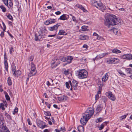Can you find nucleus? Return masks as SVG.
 Masks as SVG:
<instances>
[{"mask_svg":"<svg viewBox=\"0 0 132 132\" xmlns=\"http://www.w3.org/2000/svg\"><path fill=\"white\" fill-rule=\"evenodd\" d=\"M120 22L118 20L116 16L108 14L105 18L104 23L109 28H112L113 26L118 24L119 22L120 23Z\"/></svg>","mask_w":132,"mask_h":132,"instance_id":"nucleus-1","label":"nucleus"},{"mask_svg":"<svg viewBox=\"0 0 132 132\" xmlns=\"http://www.w3.org/2000/svg\"><path fill=\"white\" fill-rule=\"evenodd\" d=\"M94 112V111L92 108H89L84 113L83 118L80 120V122L83 125H85L88 120L90 118Z\"/></svg>","mask_w":132,"mask_h":132,"instance_id":"nucleus-2","label":"nucleus"},{"mask_svg":"<svg viewBox=\"0 0 132 132\" xmlns=\"http://www.w3.org/2000/svg\"><path fill=\"white\" fill-rule=\"evenodd\" d=\"M94 112V111L92 108H89L84 113L83 118L80 120V122L83 125H85L88 120L90 118Z\"/></svg>","mask_w":132,"mask_h":132,"instance_id":"nucleus-3","label":"nucleus"},{"mask_svg":"<svg viewBox=\"0 0 132 132\" xmlns=\"http://www.w3.org/2000/svg\"><path fill=\"white\" fill-rule=\"evenodd\" d=\"M92 2L93 6L96 7L102 11L106 9V7L103 4L100 0H92Z\"/></svg>","mask_w":132,"mask_h":132,"instance_id":"nucleus-4","label":"nucleus"},{"mask_svg":"<svg viewBox=\"0 0 132 132\" xmlns=\"http://www.w3.org/2000/svg\"><path fill=\"white\" fill-rule=\"evenodd\" d=\"M0 132H10L4 123L3 116H0Z\"/></svg>","mask_w":132,"mask_h":132,"instance_id":"nucleus-5","label":"nucleus"},{"mask_svg":"<svg viewBox=\"0 0 132 132\" xmlns=\"http://www.w3.org/2000/svg\"><path fill=\"white\" fill-rule=\"evenodd\" d=\"M78 74L77 76L78 78L80 79L86 78L88 75L87 71L85 69H82L77 71Z\"/></svg>","mask_w":132,"mask_h":132,"instance_id":"nucleus-6","label":"nucleus"},{"mask_svg":"<svg viewBox=\"0 0 132 132\" xmlns=\"http://www.w3.org/2000/svg\"><path fill=\"white\" fill-rule=\"evenodd\" d=\"M31 71L28 74L29 77H31L35 75L37 73L35 65L32 63H31Z\"/></svg>","mask_w":132,"mask_h":132,"instance_id":"nucleus-7","label":"nucleus"},{"mask_svg":"<svg viewBox=\"0 0 132 132\" xmlns=\"http://www.w3.org/2000/svg\"><path fill=\"white\" fill-rule=\"evenodd\" d=\"M4 4L7 6L10 9H12L13 7V3L11 0H2Z\"/></svg>","mask_w":132,"mask_h":132,"instance_id":"nucleus-8","label":"nucleus"},{"mask_svg":"<svg viewBox=\"0 0 132 132\" xmlns=\"http://www.w3.org/2000/svg\"><path fill=\"white\" fill-rule=\"evenodd\" d=\"M69 82L71 87L74 88L75 90L76 89L78 84V83L77 81L75 80H73L72 81V82L69 81Z\"/></svg>","mask_w":132,"mask_h":132,"instance_id":"nucleus-9","label":"nucleus"},{"mask_svg":"<svg viewBox=\"0 0 132 132\" xmlns=\"http://www.w3.org/2000/svg\"><path fill=\"white\" fill-rule=\"evenodd\" d=\"M37 123L38 126L42 129L46 127L45 123L40 120L37 121Z\"/></svg>","mask_w":132,"mask_h":132,"instance_id":"nucleus-10","label":"nucleus"},{"mask_svg":"<svg viewBox=\"0 0 132 132\" xmlns=\"http://www.w3.org/2000/svg\"><path fill=\"white\" fill-rule=\"evenodd\" d=\"M106 95L110 99L113 101H114L115 100L116 97L114 95L112 94V92H109L106 93Z\"/></svg>","mask_w":132,"mask_h":132,"instance_id":"nucleus-11","label":"nucleus"},{"mask_svg":"<svg viewBox=\"0 0 132 132\" xmlns=\"http://www.w3.org/2000/svg\"><path fill=\"white\" fill-rule=\"evenodd\" d=\"M60 25V23H57L55 25L53 26L50 27H48V30L50 31H53L55 30H56L58 29V27Z\"/></svg>","mask_w":132,"mask_h":132,"instance_id":"nucleus-12","label":"nucleus"},{"mask_svg":"<svg viewBox=\"0 0 132 132\" xmlns=\"http://www.w3.org/2000/svg\"><path fill=\"white\" fill-rule=\"evenodd\" d=\"M121 58L123 59H126L128 60L132 59V55L129 54H124L121 56Z\"/></svg>","mask_w":132,"mask_h":132,"instance_id":"nucleus-13","label":"nucleus"},{"mask_svg":"<svg viewBox=\"0 0 132 132\" xmlns=\"http://www.w3.org/2000/svg\"><path fill=\"white\" fill-rule=\"evenodd\" d=\"M119 62V60L117 58H111L109 61V63H117Z\"/></svg>","mask_w":132,"mask_h":132,"instance_id":"nucleus-14","label":"nucleus"},{"mask_svg":"<svg viewBox=\"0 0 132 132\" xmlns=\"http://www.w3.org/2000/svg\"><path fill=\"white\" fill-rule=\"evenodd\" d=\"M60 63L59 60L56 58H54L51 62V64L53 65L55 64L54 67H56Z\"/></svg>","mask_w":132,"mask_h":132,"instance_id":"nucleus-15","label":"nucleus"},{"mask_svg":"<svg viewBox=\"0 0 132 132\" xmlns=\"http://www.w3.org/2000/svg\"><path fill=\"white\" fill-rule=\"evenodd\" d=\"M43 38L41 34H39L38 36L36 34L35 35V39L36 41L41 40Z\"/></svg>","mask_w":132,"mask_h":132,"instance_id":"nucleus-16","label":"nucleus"},{"mask_svg":"<svg viewBox=\"0 0 132 132\" xmlns=\"http://www.w3.org/2000/svg\"><path fill=\"white\" fill-rule=\"evenodd\" d=\"M13 72V75L15 77H17L19 76L21 74V71L19 70H16Z\"/></svg>","mask_w":132,"mask_h":132,"instance_id":"nucleus-17","label":"nucleus"},{"mask_svg":"<svg viewBox=\"0 0 132 132\" xmlns=\"http://www.w3.org/2000/svg\"><path fill=\"white\" fill-rule=\"evenodd\" d=\"M108 54V53H103L102 54V55H101V57H100V55H97L95 59H93V60L94 61H95V60H98L100 59L102 57H103L105 56L106 55H107Z\"/></svg>","mask_w":132,"mask_h":132,"instance_id":"nucleus-18","label":"nucleus"},{"mask_svg":"<svg viewBox=\"0 0 132 132\" xmlns=\"http://www.w3.org/2000/svg\"><path fill=\"white\" fill-rule=\"evenodd\" d=\"M68 17V16L67 15L63 14L60 16L59 19L60 20H64L67 19Z\"/></svg>","mask_w":132,"mask_h":132,"instance_id":"nucleus-19","label":"nucleus"},{"mask_svg":"<svg viewBox=\"0 0 132 132\" xmlns=\"http://www.w3.org/2000/svg\"><path fill=\"white\" fill-rule=\"evenodd\" d=\"M73 57L71 56H69L67 57L66 64H69L71 62V61L73 59Z\"/></svg>","mask_w":132,"mask_h":132,"instance_id":"nucleus-20","label":"nucleus"},{"mask_svg":"<svg viewBox=\"0 0 132 132\" xmlns=\"http://www.w3.org/2000/svg\"><path fill=\"white\" fill-rule=\"evenodd\" d=\"M68 99L67 96L63 95L61 97H58V100L60 101H62L63 100H66Z\"/></svg>","mask_w":132,"mask_h":132,"instance_id":"nucleus-21","label":"nucleus"},{"mask_svg":"<svg viewBox=\"0 0 132 132\" xmlns=\"http://www.w3.org/2000/svg\"><path fill=\"white\" fill-rule=\"evenodd\" d=\"M111 30H112L114 34L119 35L120 33V31L117 28L112 29Z\"/></svg>","mask_w":132,"mask_h":132,"instance_id":"nucleus-22","label":"nucleus"},{"mask_svg":"<svg viewBox=\"0 0 132 132\" xmlns=\"http://www.w3.org/2000/svg\"><path fill=\"white\" fill-rule=\"evenodd\" d=\"M42 29H40L39 30V32H40L42 34H43L44 32L46 34L47 31L45 28L44 27H42Z\"/></svg>","mask_w":132,"mask_h":132,"instance_id":"nucleus-23","label":"nucleus"},{"mask_svg":"<svg viewBox=\"0 0 132 132\" xmlns=\"http://www.w3.org/2000/svg\"><path fill=\"white\" fill-rule=\"evenodd\" d=\"M89 38L88 36L87 35H82L80 36V39L81 40H85L88 39Z\"/></svg>","mask_w":132,"mask_h":132,"instance_id":"nucleus-24","label":"nucleus"},{"mask_svg":"<svg viewBox=\"0 0 132 132\" xmlns=\"http://www.w3.org/2000/svg\"><path fill=\"white\" fill-rule=\"evenodd\" d=\"M103 109L102 106L101 105H98L96 109V111H97V113L100 112Z\"/></svg>","mask_w":132,"mask_h":132,"instance_id":"nucleus-25","label":"nucleus"},{"mask_svg":"<svg viewBox=\"0 0 132 132\" xmlns=\"http://www.w3.org/2000/svg\"><path fill=\"white\" fill-rule=\"evenodd\" d=\"M108 73H106L104 77H103L102 78V81H105L108 79Z\"/></svg>","mask_w":132,"mask_h":132,"instance_id":"nucleus-26","label":"nucleus"},{"mask_svg":"<svg viewBox=\"0 0 132 132\" xmlns=\"http://www.w3.org/2000/svg\"><path fill=\"white\" fill-rule=\"evenodd\" d=\"M101 83V82H98V83L99 85H100L99 86L98 90V91L97 93V94H98L101 93V91L102 90V85Z\"/></svg>","mask_w":132,"mask_h":132,"instance_id":"nucleus-27","label":"nucleus"},{"mask_svg":"<svg viewBox=\"0 0 132 132\" xmlns=\"http://www.w3.org/2000/svg\"><path fill=\"white\" fill-rule=\"evenodd\" d=\"M76 6L78 8H79L81 10H82L84 12H85L86 11V9L81 5L78 4L76 5Z\"/></svg>","mask_w":132,"mask_h":132,"instance_id":"nucleus-28","label":"nucleus"},{"mask_svg":"<svg viewBox=\"0 0 132 132\" xmlns=\"http://www.w3.org/2000/svg\"><path fill=\"white\" fill-rule=\"evenodd\" d=\"M112 53L116 54L120 53H121V51L118 49H114L112 50Z\"/></svg>","mask_w":132,"mask_h":132,"instance_id":"nucleus-29","label":"nucleus"},{"mask_svg":"<svg viewBox=\"0 0 132 132\" xmlns=\"http://www.w3.org/2000/svg\"><path fill=\"white\" fill-rule=\"evenodd\" d=\"M4 64L5 68L6 70L7 71H8V63L7 62V61L5 60L4 61Z\"/></svg>","mask_w":132,"mask_h":132,"instance_id":"nucleus-30","label":"nucleus"},{"mask_svg":"<svg viewBox=\"0 0 132 132\" xmlns=\"http://www.w3.org/2000/svg\"><path fill=\"white\" fill-rule=\"evenodd\" d=\"M67 33H65V31L63 30H60L59 33V34L60 35H65L67 34Z\"/></svg>","mask_w":132,"mask_h":132,"instance_id":"nucleus-31","label":"nucleus"},{"mask_svg":"<svg viewBox=\"0 0 132 132\" xmlns=\"http://www.w3.org/2000/svg\"><path fill=\"white\" fill-rule=\"evenodd\" d=\"M78 130L79 132H81L84 130V128L82 126H80L78 128Z\"/></svg>","mask_w":132,"mask_h":132,"instance_id":"nucleus-32","label":"nucleus"},{"mask_svg":"<svg viewBox=\"0 0 132 132\" xmlns=\"http://www.w3.org/2000/svg\"><path fill=\"white\" fill-rule=\"evenodd\" d=\"M7 82L9 86H10L12 85V82L11 80L10 77H8L7 78Z\"/></svg>","mask_w":132,"mask_h":132,"instance_id":"nucleus-33","label":"nucleus"},{"mask_svg":"<svg viewBox=\"0 0 132 132\" xmlns=\"http://www.w3.org/2000/svg\"><path fill=\"white\" fill-rule=\"evenodd\" d=\"M96 38L97 40L102 41H104V39L103 38L99 35L97 36Z\"/></svg>","mask_w":132,"mask_h":132,"instance_id":"nucleus-34","label":"nucleus"},{"mask_svg":"<svg viewBox=\"0 0 132 132\" xmlns=\"http://www.w3.org/2000/svg\"><path fill=\"white\" fill-rule=\"evenodd\" d=\"M4 93L5 94V96L6 100L7 101L10 100V98L7 93L6 92L5 93Z\"/></svg>","mask_w":132,"mask_h":132,"instance_id":"nucleus-35","label":"nucleus"},{"mask_svg":"<svg viewBox=\"0 0 132 132\" xmlns=\"http://www.w3.org/2000/svg\"><path fill=\"white\" fill-rule=\"evenodd\" d=\"M107 98L105 96H102V101L104 103H105L107 101Z\"/></svg>","mask_w":132,"mask_h":132,"instance_id":"nucleus-36","label":"nucleus"},{"mask_svg":"<svg viewBox=\"0 0 132 132\" xmlns=\"http://www.w3.org/2000/svg\"><path fill=\"white\" fill-rule=\"evenodd\" d=\"M0 8L2 9V11L4 12H5L6 11V9L5 7L3 5H1Z\"/></svg>","mask_w":132,"mask_h":132,"instance_id":"nucleus-37","label":"nucleus"},{"mask_svg":"<svg viewBox=\"0 0 132 132\" xmlns=\"http://www.w3.org/2000/svg\"><path fill=\"white\" fill-rule=\"evenodd\" d=\"M49 20L50 24L55 23L56 21V20L54 19H49Z\"/></svg>","mask_w":132,"mask_h":132,"instance_id":"nucleus-38","label":"nucleus"},{"mask_svg":"<svg viewBox=\"0 0 132 132\" xmlns=\"http://www.w3.org/2000/svg\"><path fill=\"white\" fill-rule=\"evenodd\" d=\"M88 27L87 26H84L82 27V30L84 31H86L87 30Z\"/></svg>","mask_w":132,"mask_h":132,"instance_id":"nucleus-39","label":"nucleus"},{"mask_svg":"<svg viewBox=\"0 0 132 132\" xmlns=\"http://www.w3.org/2000/svg\"><path fill=\"white\" fill-rule=\"evenodd\" d=\"M103 119L102 118H97L96 120V122L97 123L100 122Z\"/></svg>","mask_w":132,"mask_h":132,"instance_id":"nucleus-40","label":"nucleus"},{"mask_svg":"<svg viewBox=\"0 0 132 132\" xmlns=\"http://www.w3.org/2000/svg\"><path fill=\"white\" fill-rule=\"evenodd\" d=\"M12 72H13L14 71H16V67L15 65L13 64L12 66Z\"/></svg>","mask_w":132,"mask_h":132,"instance_id":"nucleus-41","label":"nucleus"},{"mask_svg":"<svg viewBox=\"0 0 132 132\" xmlns=\"http://www.w3.org/2000/svg\"><path fill=\"white\" fill-rule=\"evenodd\" d=\"M130 70H131V68H127L126 69V71L127 73L130 74Z\"/></svg>","mask_w":132,"mask_h":132,"instance_id":"nucleus-42","label":"nucleus"},{"mask_svg":"<svg viewBox=\"0 0 132 132\" xmlns=\"http://www.w3.org/2000/svg\"><path fill=\"white\" fill-rule=\"evenodd\" d=\"M117 72L121 76H123V75L125 76V75L124 73L122 72V71L120 70H117Z\"/></svg>","mask_w":132,"mask_h":132,"instance_id":"nucleus-43","label":"nucleus"},{"mask_svg":"<svg viewBox=\"0 0 132 132\" xmlns=\"http://www.w3.org/2000/svg\"><path fill=\"white\" fill-rule=\"evenodd\" d=\"M0 108L2 109V110H5V108L4 107V104L3 103H1L0 104Z\"/></svg>","mask_w":132,"mask_h":132,"instance_id":"nucleus-44","label":"nucleus"},{"mask_svg":"<svg viewBox=\"0 0 132 132\" xmlns=\"http://www.w3.org/2000/svg\"><path fill=\"white\" fill-rule=\"evenodd\" d=\"M5 115L7 117V118L9 119H11V117L10 115L7 113L5 114Z\"/></svg>","mask_w":132,"mask_h":132,"instance_id":"nucleus-45","label":"nucleus"},{"mask_svg":"<svg viewBox=\"0 0 132 132\" xmlns=\"http://www.w3.org/2000/svg\"><path fill=\"white\" fill-rule=\"evenodd\" d=\"M128 115V114H127L126 115H124L121 116V117H120V120H122L123 119H125L127 116Z\"/></svg>","mask_w":132,"mask_h":132,"instance_id":"nucleus-46","label":"nucleus"},{"mask_svg":"<svg viewBox=\"0 0 132 132\" xmlns=\"http://www.w3.org/2000/svg\"><path fill=\"white\" fill-rule=\"evenodd\" d=\"M80 60L81 61V62L82 63L84 64L85 63V62H86V59L84 58L83 57L80 59Z\"/></svg>","mask_w":132,"mask_h":132,"instance_id":"nucleus-47","label":"nucleus"},{"mask_svg":"<svg viewBox=\"0 0 132 132\" xmlns=\"http://www.w3.org/2000/svg\"><path fill=\"white\" fill-rule=\"evenodd\" d=\"M45 115L48 116H51V114L49 111L45 112Z\"/></svg>","mask_w":132,"mask_h":132,"instance_id":"nucleus-48","label":"nucleus"},{"mask_svg":"<svg viewBox=\"0 0 132 132\" xmlns=\"http://www.w3.org/2000/svg\"><path fill=\"white\" fill-rule=\"evenodd\" d=\"M7 17L10 20H13V18L12 15L10 14H9L7 16Z\"/></svg>","mask_w":132,"mask_h":132,"instance_id":"nucleus-49","label":"nucleus"},{"mask_svg":"<svg viewBox=\"0 0 132 132\" xmlns=\"http://www.w3.org/2000/svg\"><path fill=\"white\" fill-rule=\"evenodd\" d=\"M67 59V57H64L62 58L61 60L64 62H66V59Z\"/></svg>","mask_w":132,"mask_h":132,"instance_id":"nucleus-50","label":"nucleus"},{"mask_svg":"<svg viewBox=\"0 0 132 132\" xmlns=\"http://www.w3.org/2000/svg\"><path fill=\"white\" fill-rule=\"evenodd\" d=\"M18 111V109L17 108H15L14 110V111L13 112V114H15V113H16Z\"/></svg>","mask_w":132,"mask_h":132,"instance_id":"nucleus-51","label":"nucleus"},{"mask_svg":"<svg viewBox=\"0 0 132 132\" xmlns=\"http://www.w3.org/2000/svg\"><path fill=\"white\" fill-rule=\"evenodd\" d=\"M64 73L65 75H68L69 74V70H65L64 71Z\"/></svg>","mask_w":132,"mask_h":132,"instance_id":"nucleus-52","label":"nucleus"},{"mask_svg":"<svg viewBox=\"0 0 132 132\" xmlns=\"http://www.w3.org/2000/svg\"><path fill=\"white\" fill-rule=\"evenodd\" d=\"M70 15L72 16V19L73 21L74 22H76L77 20L76 19V18L73 16H72L71 14H70Z\"/></svg>","mask_w":132,"mask_h":132,"instance_id":"nucleus-53","label":"nucleus"},{"mask_svg":"<svg viewBox=\"0 0 132 132\" xmlns=\"http://www.w3.org/2000/svg\"><path fill=\"white\" fill-rule=\"evenodd\" d=\"M34 57L32 56H31L29 58V60L30 61H33Z\"/></svg>","mask_w":132,"mask_h":132,"instance_id":"nucleus-54","label":"nucleus"},{"mask_svg":"<svg viewBox=\"0 0 132 132\" xmlns=\"http://www.w3.org/2000/svg\"><path fill=\"white\" fill-rule=\"evenodd\" d=\"M49 20L46 21L44 22V23L46 25H48L50 24L49 22Z\"/></svg>","mask_w":132,"mask_h":132,"instance_id":"nucleus-55","label":"nucleus"},{"mask_svg":"<svg viewBox=\"0 0 132 132\" xmlns=\"http://www.w3.org/2000/svg\"><path fill=\"white\" fill-rule=\"evenodd\" d=\"M69 82H66L65 83V85L66 87L68 88H70V86L69 85Z\"/></svg>","mask_w":132,"mask_h":132,"instance_id":"nucleus-56","label":"nucleus"},{"mask_svg":"<svg viewBox=\"0 0 132 132\" xmlns=\"http://www.w3.org/2000/svg\"><path fill=\"white\" fill-rule=\"evenodd\" d=\"M104 127V125L103 124H101V126L100 127H98V128H99V130H101L103 129Z\"/></svg>","mask_w":132,"mask_h":132,"instance_id":"nucleus-57","label":"nucleus"},{"mask_svg":"<svg viewBox=\"0 0 132 132\" xmlns=\"http://www.w3.org/2000/svg\"><path fill=\"white\" fill-rule=\"evenodd\" d=\"M4 61H5V60L7 61V58L6 53H5L4 54Z\"/></svg>","mask_w":132,"mask_h":132,"instance_id":"nucleus-58","label":"nucleus"},{"mask_svg":"<svg viewBox=\"0 0 132 132\" xmlns=\"http://www.w3.org/2000/svg\"><path fill=\"white\" fill-rule=\"evenodd\" d=\"M13 47H11L10 49V53L11 54H12V51H13Z\"/></svg>","mask_w":132,"mask_h":132,"instance_id":"nucleus-59","label":"nucleus"},{"mask_svg":"<svg viewBox=\"0 0 132 132\" xmlns=\"http://www.w3.org/2000/svg\"><path fill=\"white\" fill-rule=\"evenodd\" d=\"M2 24L3 25V30L4 31H5V29H6V27L4 23L3 22H2Z\"/></svg>","mask_w":132,"mask_h":132,"instance_id":"nucleus-60","label":"nucleus"},{"mask_svg":"<svg viewBox=\"0 0 132 132\" xmlns=\"http://www.w3.org/2000/svg\"><path fill=\"white\" fill-rule=\"evenodd\" d=\"M27 121L28 124L29 125H31V123L30 120V119L29 118H28L27 119Z\"/></svg>","mask_w":132,"mask_h":132,"instance_id":"nucleus-61","label":"nucleus"},{"mask_svg":"<svg viewBox=\"0 0 132 132\" xmlns=\"http://www.w3.org/2000/svg\"><path fill=\"white\" fill-rule=\"evenodd\" d=\"M5 31L3 30V31L1 32L0 34V36L1 37H3L4 35V32Z\"/></svg>","mask_w":132,"mask_h":132,"instance_id":"nucleus-62","label":"nucleus"},{"mask_svg":"<svg viewBox=\"0 0 132 132\" xmlns=\"http://www.w3.org/2000/svg\"><path fill=\"white\" fill-rule=\"evenodd\" d=\"M98 35L96 32H94V33L93 34V36H94L95 37V38H96L97 37V36H98Z\"/></svg>","mask_w":132,"mask_h":132,"instance_id":"nucleus-63","label":"nucleus"},{"mask_svg":"<svg viewBox=\"0 0 132 132\" xmlns=\"http://www.w3.org/2000/svg\"><path fill=\"white\" fill-rule=\"evenodd\" d=\"M99 95L98 94H97L95 95V100H97L98 99Z\"/></svg>","mask_w":132,"mask_h":132,"instance_id":"nucleus-64","label":"nucleus"}]
</instances>
